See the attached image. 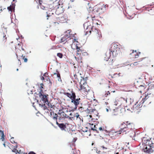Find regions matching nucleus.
I'll use <instances>...</instances> for the list:
<instances>
[{
	"mask_svg": "<svg viewBox=\"0 0 154 154\" xmlns=\"http://www.w3.org/2000/svg\"><path fill=\"white\" fill-rule=\"evenodd\" d=\"M91 125H92V126H93V124H91Z\"/></svg>",
	"mask_w": 154,
	"mask_h": 154,
	"instance_id": "45",
	"label": "nucleus"
},
{
	"mask_svg": "<svg viewBox=\"0 0 154 154\" xmlns=\"http://www.w3.org/2000/svg\"><path fill=\"white\" fill-rule=\"evenodd\" d=\"M17 71H18V69H17Z\"/></svg>",
	"mask_w": 154,
	"mask_h": 154,
	"instance_id": "43",
	"label": "nucleus"
},
{
	"mask_svg": "<svg viewBox=\"0 0 154 154\" xmlns=\"http://www.w3.org/2000/svg\"><path fill=\"white\" fill-rule=\"evenodd\" d=\"M70 35L69 34H67L66 33H65V37L62 38L61 39V41L62 42H64L66 38H69L70 37Z\"/></svg>",
	"mask_w": 154,
	"mask_h": 154,
	"instance_id": "6",
	"label": "nucleus"
},
{
	"mask_svg": "<svg viewBox=\"0 0 154 154\" xmlns=\"http://www.w3.org/2000/svg\"><path fill=\"white\" fill-rule=\"evenodd\" d=\"M106 111H107V112H108V111H109V110H108V109H106Z\"/></svg>",
	"mask_w": 154,
	"mask_h": 154,
	"instance_id": "32",
	"label": "nucleus"
},
{
	"mask_svg": "<svg viewBox=\"0 0 154 154\" xmlns=\"http://www.w3.org/2000/svg\"><path fill=\"white\" fill-rule=\"evenodd\" d=\"M94 128L95 129L96 128V125H94Z\"/></svg>",
	"mask_w": 154,
	"mask_h": 154,
	"instance_id": "35",
	"label": "nucleus"
},
{
	"mask_svg": "<svg viewBox=\"0 0 154 154\" xmlns=\"http://www.w3.org/2000/svg\"><path fill=\"white\" fill-rule=\"evenodd\" d=\"M72 113H70V114H69V115L70 116H72Z\"/></svg>",
	"mask_w": 154,
	"mask_h": 154,
	"instance_id": "38",
	"label": "nucleus"
},
{
	"mask_svg": "<svg viewBox=\"0 0 154 154\" xmlns=\"http://www.w3.org/2000/svg\"><path fill=\"white\" fill-rule=\"evenodd\" d=\"M54 12V11H53L52 10H51V11H49L48 12H46V14H47V17H50L52 14H53V13Z\"/></svg>",
	"mask_w": 154,
	"mask_h": 154,
	"instance_id": "7",
	"label": "nucleus"
},
{
	"mask_svg": "<svg viewBox=\"0 0 154 154\" xmlns=\"http://www.w3.org/2000/svg\"><path fill=\"white\" fill-rule=\"evenodd\" d=\"M60 4H58L57 2L54 3L53 2V5L51 4L49 5V8L51 10H52L53 11H55L54 8H56V9L58 8H59L58 6Z\"/></svg>",
	"mask_w": 154,
	"mask_h": 154,
	"instance_id": "4",
	"label": "nucleus"
},
{
	"mask_svg": "<svg viewBox=\"0 0 154 154\" xmlns=\"http://www.w3.org/2000/svg\"><path fill=\"white\" fill-rule=\"evenodd\" d=\"M145 149H149V148H148L147 147H146Z\"/></svg>",
	"mask_w": 154,
	"mask_h": 154,
	"instance_id": "36",
	"label": "nucleus"
},
{
	"mask_svg": "<svg viewBox=\"0 0 154 154\" xmlns=\"http://www.w3.org/2000/svg\"><path fill=\"white\" fill-rule=\"evenodd\" d=\"M24 56L23 57V59H24V62H26L27 61V59L26 58H24Z\"/></svg>",
	"mask_w": 154,
	"mask_h": 154,
	"instance_id": "20",
	"label": "nucleus"
},
{
	"mask_svg": "<svg viewBox=\"0 0 154 154\" xmlns=\"http://www.w3.org/2000/svg\"><path fill=\"white\" fill-rule=\"evenodd\" d=\"M54 75H56L57 76V77L58 78V81H61V79L60 78V75L59 74H57L56 73H54Z\"/></svg>",
	"mask_w": 154,
	"mask_h": 154,
	"instance_id": "12",
	"label": "nucleus"
},
{
	"mask_svg": "<svg viewBox=\"0 0 154 154\" xmlns=\"http://www.w3.org/2000/svg\"><path fill=\"white\" fill-rule=\"evenodd\" d=\"M93 145V143H92V145Z\"/></svg>",
	"mask_w": 154,
	"mask_h": 154,
	"instance_id": "48",
	"label": "nucleus"
},
{
	"mask_svg": "<svg viewBox=\"0 0 154 154\" xmlns=\"http://www.w3.org/2000/svg\"><path fill=\"white\" fill-rule=\"evenodd\" d=\"M76 49H77V51L78 52H79V50H80V49L79 48L78 46H76Z\"/></svg>",
	"mask_w": 154,
	"mask_h": 154,
	"instance_id": "21",
	"label": "nucleus"
},
{
	"mask_svg": "<svg viewBox=\"0 0 154 154\" xmlns=\"http://www.w3.org/2000/svg\"><path fill=\"white\" fill-rule=\"evenodd\" d=\"M125 128H126V127H125L124 128H122V130L123 129H124Z\"/></svg>",
	"mask_w": 154,
	"mask_h": 154,
	"instance_id": "40",
	"label": "nucleus"
},
{
	"mask_svg": "<svg viewBox=\"0 0 154 154\" xmlns=\"http://www.w3.org/2000/svg\"><path fill=\"white\" fill-rule=\"evenodd\" d=\"M125 123H122L121 124V127H122V126L124 125H125Z\"/></svg>",
	"mask_w": 154,
	"mask_h": 154,
	"instance_id": "30",
	"label": "nucleus"
},
{
	"mask_svg": "<svg viewBox=\"0 0 154 154\" xmlns=\"http://www.w3.org/2000/svg\"><path fill=\"white\" fill-rule=\"evenodd\" d=\"M110 94L109 91H108L106 94L104 95V96L105 97H107L108 95H109Z\"/></svg>",
	"mask_w": 154,
	"mask_h": 154,
	"instance_id": "16",
	"label": "nucleus"
},
{
	"mask_svg": "<svg viewBox=\"0 0 154 154\" xmlns=\"http://www.w3.org/2000/svg\"><path fill=\"white\" fill-rule=\"evenodd\" d=\"M107 54V53H106V54Z\"/></svg>",
	"mask_w": 154,
	"mask_h": 154,
	"instance_id": "52",
	"label": "nucleus"
},
{
	"mask_svg": "<svg viewBox=\"0 0 154 154\" xmlns=\"http://www.w3.org/2000/svg\"><path fill=\"white\" fill-rule=\"evenodd\" d=\"M137 62H134V65H137Z\"/></svg>",
	"mask_w": 154,
	"mask_h": 154,
	"instance_id": "29",
	"label": "nucleus"
},
{
	"mask_svg": "<svg viewBox=\"0 0 154 154\" xmlns=\"http://www.w3.org/2000/svg\"><path fill=\"white\" fill-rule=\"evenodd\" d=\"M141 61H143L144 62H146V63H148L149 61V59L148 58H143L141 59Z\"/></svg>",
	"mask_w": 154,
	"mask_h": 154,
	"instance_id": "10",
	"label": "nucleus"
},
{
	"mask_svg": "<svg viewBox=\"0 0 154 154\" xmlns=\"http://www.w3.org/2000/svg\"><path fill=\"white\" fill-rule=\"evenodd\" d=\"M91 129L93 130V131H97V130L96 129H94L93 128H91Z\"/></svg>",
	"mask_w": 154,
	"mask_h": 154,
	"instance_id": "28",
	"label": "nucleus"
},
{
	"mask_svg": "<svg viewBox=\"0 0 154 154\" xmlns=\"http://www.w3.org/2000/svg\"><path fill=\"white\" fill-rule=\"evenodd\" d=\"M117 104H118L117 102L116 101V102H115V105L116 106H117Z\"/></svg>",
	"mask_w": 154,
	"mask_h": 154,
	"instance_id": "27",
	"label": "nucleus"
},
{
	"mask_svg": "<svg viewBox=\"0 0 154 154\" xmlns=\"http://www.w3.org/2000/svg\"><path fill=\"white\" fill-rule=\"evenodd\" d=\"M41 79H42L44 80V77H41Z\"/></svg>",
	"mask_w": 154,
	"mask_h": 154,
	"instance_id": "31",
	"label": "nucleus"
},
{
	"mask_svg": "<svg viewBox=\"0 0 154 154\" xmlns=\"http://www.w3.org/2000/svg\"><path fill=\"white\" fill-rule=\"evenodd\" d=\"M123 149V148H122V147H121V149Z\"/></svg>",
	"mask_w": 154,
	"mask_h": 154,
	"instance_id": "42",
	"label": "nucleus"
},
{
	"mask_svg": "<svg viewBox=\"0 0 154 154\" xmlns=\"http://www.w3.org/2000/svg\"><path fill=\"white\" fill-rule=\"evenodd\" d=\"M70 32H71V31L70 30H68V31H66V32H65V33H66L67 34H70Z\"/></svg>",
	"mask_w": 154,
	"mask_h": 154,
	"instance_id": "19",
	"label": "nucleus"
},
{
	"mask_svg": "<svg viewBox=\"0 0 154 154\" xmlns=\"http://www.w3.org/2000/svg\"><path fill=\"white\" fill-rule=\"evenodd\" d=\"M59 127L62 130H64V129L66 128L65 125L62 123L59 124Z\"/></svg>",
	"mask_w": 154,
	"mask_h": 154,
	"instance_id": "9",
	"label": "nucleus"
},
{
	"mask_svg": "<svg viewBox=\"0 0 154 154\" xmlns=\"http://www.w3.org/2000/svg\"><path fill=\"white\" fill-rule=\"evenodd\" d=\"M58 114L62 118H67L69 117V116H67V115L63 111L59 110V112L58 113Z\"/></svg>",
	"mask_w": 154,
	"mask_h": 154,
	"instance_id": "5",
	"label": "nucleus"
},
{
	"mask_svg": "<svg viewBox=\"0 0 154 154\" xmlns=\"http://www.w3.org/2000/svg\"><path fill=\"white\" fill-rule=\"evenodd\" d=\"M40 85H41V86H40V88H43L42 86L43 85V84L42 83Z\"/></svg>",
	"mask_w": 154,
	"mask_h": 154,
	"instance_id": "24",
	"label": "nucleus"
},
{
	"mask_svg": "<svg viewBox=\"0 0 154 154\" xmlns=\"http://www.w3.org/2000/svg\"><path fill=\"white\" fill-rule=\"evenodd\" d=\"M14 7L13 6H10L8 7V9L11 11H12V10H14Z\"/></svg>",
	"mask_w": 154,
	"mask_h": 154,
	"instance_id": "11",
	"label": "nucleus"
},
{
	"mask_svg": "<svg viewBox=\"0 0 154 154\" xmlns=\"http://www.w3.org/2000/svg\"><path fill=\"white\" fill-rule=\"evenodd\" d=\"M77 54H79V53H77Z\"/></svg>",
	"mask_w": 154,
	"mask_h": 154,
	"instance_id": "44",
	"label": "nucleus"
},
{
	"mask_svg": "<svg viewBox=\"0 0 154 154\" xmlns=\"http://www.w3.org/2000/svg\"><path fill=\"white\" fill-rule=\"evenodd\" d=\"M87 23H85L84 24V28H85V27L86 26V29H88V26H87Z\"/></svg>",
	"mask_w": 154,
	"mask_h": 154,
	"instance_id": "18",
	"label": "nucleus"
},
{
	"mask_svg": "<svg viewBox=\"0 0 154 154\" xmlns=\"http://www.w3.org/2000/svg\"><path fill=\"white\" fill-rule=\"evenodd\" d=\"M3 145H4V146L5 147V143H3Z\"/></svg>",
	"mask_w": 154,
	"mask_h": 154,
	"instance_id": "33",
	"label": "nucleus"
},
{
	"mask_svg": "<svg viewBox=\"0 0 154 154\" xmlns=\"http://www.w3.org/2000/svg\"><path fill=\"white\" fill-rule=\"evenodd\" d=\"M114 52H115V51H113V53H114Z\"/></svg>",
	"mask_w": 154,
	"mask_h": 154,
	"instance_id": "46",
	"label": "nucleus"
},
{
	"mask_svg": "<svg viewBox=\"0 0 154 154\" xmlns=\"http://www.w3.org/2000/svg\"><path fill=\"white\" fill-rule=\"evenodd\" d=\"M74 116H75L77 118L79 117V115H78V114H77L76 115Z\"/></svg>",
	"mask_w": 154,
	"mask_h": 154,
	"instance_id": "22",
	"label": "nucleus"
},
{
	"mask_svg": "<svg viewBox=\"0 0 154 154\" xmlns=\"http://www.w3.org/2000/svg\"><path fill=\"white\" fill-rule=\"evenodd\" d=\"M10 141L12 143H15V141L14 140V137H12L10 139Z\"/></svg>",
	"mask_w": 154,
	"mask_h": 154,
	"instance_id": "17",
	"label": "nucleus"
},
{
	"mask_svg": "<svg viewBox=\"0 0 154 154\" xmlns=\"http://www.w3.org/2000/svg\"><path fill=\"white\" fill-rule=\"evenodd\" d=\"M138 56H139V55L138 54L137 55H136L135 56V58H137L138 57Z\"/></svg>",
	"mask_w": 154,
	"mask_h": 154,
	"instance_id": "26",
	"label": "nucleus"
},
{
	"mask_svg": "<svg viewBox=\"0 0 154 154\" xmlns=\"http://www.w3.org/2000/svg\"><path fill=\"white\" fill-rule=\"evenodd\" d=\"M56 123L58 125V126H59V124H59L57 122H56Z\"/></svg>",
	"mask_w": 154,
	"mask_h": 154,
	"instance_id": "34",
	"label": "nucleus"
},
{
	"mask_svg": "<svg viewBox=\"0 0 154 154\" xmlns=\"http://www.w3.org/2000/svg\"><path fill=\"white\" fill-rule=\"evenodd\" d=\"M102 147L103 148V149H107V148H106V147H104V146H102Z\"/></svg>",
	"mask_w": 154,
	"mask_h": 154,
	"instance_id": "23",
	"label": "nucleus"
},
{
	"mask_svg": "<svg viewBox=\"0 0 154 154\" xmlns=\"http://www.w3.org/2000/svg\"><path fill=\"white\" fill-rule=\"evenodd\" d=\"M75 0H71L72 2H73Z\"/></svg>",
	"mask_w": 154,
	"mask_h": 154,
	"instance_id": "37",
	"label": "nucleus"
},
{
	"mask_svg": "<svg viewBox=\"0 0 154 154\" xmlns=\"http://www.w3.org/2000/svg\"><path fill=\"white\" fill-rule=\"evenodd\" d=\"M80 88L79 89V90L83 93H86V92H88L90 90L87 83H85L84 82H83V84H80Z\"/></svg>",
	"mask_w": 154,
	"mask_h": 154,
	"instance_id": "3",
	"label": "nucleus"
},
{
	"mask_svg": "<svg viewBox=\"0 0 154 154\" xmlns=\"http://www.w3.org/2000/svg\"><path fill=\"white\" fill-rule=\"evenodd\" d=\"M116 154H119V152H117L116 153Z\"/></svg>",
	"mask_w": 154,
	"mask_h": 154,
	"instance_id": "41",
	"label": "nucleus"
},
{
	"mask_svg": "<svg viewBox=\"0 0 154 154\" xmlns=\"http://www.w3.org/2000/svg\"><path fill=\"white\" fill-rule=\"evenodd\" d=\"M18 38H17V40H18Z\"/></svg>",
	"mask_w": 154,
	"mask_h": 154,
	"instance_id": "51",
	"label": "nucleus"
},
{
	"mask_svg": "<svg viewBox=\"0 0 154 154\" xmlns=\"http://www.w3.org/2000/svg\"><path fill=\"white\" fill-rule=\"evenodd\" d=\"M15 147H16H16H17V146H15Z\"/></svg>",
	"mask_w": 154,
	"mask_h": 154,
	"instance_id": "49",
	"label": "nucleus"
},
{
	"mask_svg": "<svg viewBox=\"0 0 154 154\" xmlns=\"http://www.w3.org/2000/svg\"><path fill=\"white\" fill-rule=\"evenodd\" d=\"M65 95L71 99V102L74 104L75 105L74 109H76L77 106L79 104V100H80V99L79 98V99H75V94L73 93H72V94L66 93Z\"/></svg>",
	"mask_w": 154,
	"mask_h": 154,
	"instance_id": "1",
	"label": "nucleus"
},
{
	"mask_svg": "<svg viewBox=\"0 0 154 154\" xmlns=\"http://www.w3.org/2000/svg\"><path fill=\"white\" fill-rule=\"evenodd\" d=\"M88 79V78L87 77H86L85 78H83L82 79H81V81L80 82V84H83V82H84L85 83H86V81Z\"/></svg>",
	"mask_w": 154,
	"mask_h": 154,
	"instance_id": "8",
	"label": "nucleus"
},
{
	"mask_svg": "<svg viewBox=\"0 0 154 154\" xmlns=\"http://www.w3.org/2000/svg\"><path fill=\"white\" fill-rule=\"evenodd\" d=\"M99 130L100 131H102V130H103V129H102V127H100V128H99Z\"/></svg>",
	"mask_w": 154,
	"mask_h": 154,
	"instance_id": "25",
	"label": "nucleus"
},
{
	"mask_svg": "<svg viewBox=\"0 0 154 154\" xmlns=\"http://www.w3.org/2000/svg\"><path fill=\"white\" fill-rule=\"evenodd\" d=\"M12 151L13 152H15L16 154H17V153H20V150L19 152L17 150V149H16L14 148L12 150Z\"/></svg>",
	"mask_w": 154,
	"mask_h": 154,
	"instance_id": "13",
	"label": "nucleus"
},
{
	"mask_svg": "<svg viewBox=\"0 0 154 154\" xmlns=\"http://www.w3.org/2000/svg\"><path fill=\"white\" fill-rule=\"evenodd\" d=\"M57 56L59 57L60 58H61L62 57V54L60 53H58L57 54Z\"/></svg>",
	"mask_w": 154,
	"mask_h": 154,
	"instance_id": "14",
	"label": "nucleus"
},
{
	"mask_svg": "<svg viewBox=\"0 0 154 154\" xmlns=\"http://www.w3.org/2000/svg\"><path fill=\"white\" fill-rule=\"evenodd\" d=\"M137 83L138 82V81H137Z\"/></svg>",
	"mask_w": 154,
	"mask_h": 154,
	"instance_id": "47",
	"label": "nucleus"
},
{
	"mask_svg": "<svg viewBox=\"0 0 154 154\" xmlns=\"http://www.w3.org/2000/svg\"><path fill=\"white\" fill-rule=\"evenodd\" d=\"M38 95L39 96V98L40 99V101H42V103H39V105L40 106H43L47 104L49 106V103L48 102L47 96L48 95H45L43 94L41 92H39L38 93Z\"/></svg>",
	"mask_w": 154,
	"mask_h": 154,
	"instance_id": "2",
	"label": "nucleus"
},
{
	"mask_svg": "<svg viewBox=\"0 0 154 154\" xmlns=\"http://www.w3.org/2000/svg\"><path fill=\"white\" fill-rule=\"evenodd\" d=\"M135 106H134V107H135Z\"/></svg>",
	"mask_w": 154,
	"mask_h": 154,
	"instance_id": "50",
	"label": "nucleus"
},
{
	"mask_svg": "<svg viewBox=\"0 0 154 154\" xmlns=\"http://www.w3.org/2000/svg\"><path fill=\"white\" fill-rule=\"evenodd\" d=\"M100 152V151H98V152H97V151H96V152H97V153H99V152Z\"/></svg>",
	"mask_w": 154,
	"mask_h": 154,
	"instance_id": "39",
	"label": "nucleus"
},
{
	"mask_svg": "<svg viewBox=\"0 0 154 154\" xmlns=\"http://www.w3.org/2000/svg\"><path fill=\"white\" fill-rule=\"evenodd\" d=\"M58 117L57 114H55L53 117V119H57V118Z\"/></svg>",
	"mask_w": 154,
	"mask_h": 154,
	"instance_id": "15",
	"label": "nucleus"
}]
</instances>
